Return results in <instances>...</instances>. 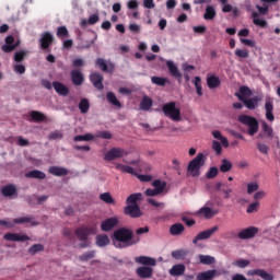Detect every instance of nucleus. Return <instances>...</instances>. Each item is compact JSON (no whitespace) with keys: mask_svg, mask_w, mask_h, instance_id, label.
I'll return each mask as SVG.
<instances>
[{"mask_svg":"<svg viewBox=\"0 0 280 280\" xmlns=\"http://www.w3.org/2000/svg\"><path fill=\"white\" fill-rule=\"evenodd\" d=\"M152 84H155V86H165V84H172L170 79L163 78V77H151Z\"/></svg>","mask_w":280,"mask_h":280,"instance_id":"c9c22d12","label":"nucleus"},{"mask_svg":"<svg viewBox=\"0 0 280 280\" xmlns=\"http://www.w3.org/2000/svg\"><path fill=\"white\" fill-rule=\"evenodd\" d=\"M187 255H189V252L185 249H177L172 252V257L174 259L183 260L187 257Z\"/></svg>","mask_w":280,"mask_h":280,"instance_id":"37998d69","label":"nucleus"},{"mask_svg":"<svg viewBox=\"0 0 280 280\" xmlns=\"http://www.w3.org/2000/svg\"><path fill=\"white\" fill-rule=\"evenodd\" d=\"M275 100L267 97L265 101V117L268 121H275Z\"/></svg>","mask_w":280,"mask_h":280,"instance_id":"6e6552de","label":"nucleus"},{"mask_svg":"<svg viewBox=\"0 0 280 280\" xmlns=\"http://www.w3.org/2000/svg\"><path fill=\"white\" fill-rule=\"evenodd\" d=\"M70 78L74 86H82L84 84V74L78 69L71 70Z\"/></svg>","mask_w":280,"mask_h":280,"instance_id":"dca6fc26","label":"nucleus"},{"mask_svg":"<svg viewBox=\"0 0 280 280\" xmlns=\"http://www.w3.org/2000/svg\"><path fill=\"white\" fill-rule=\"evenodd\" d=\"M95 65L104 73H114L115 72V63L106 62V60L104 58H97L95 61Z\"/></svg>","mask_w":280,"mask_h":280,"instance_id":"ddd939ff","label":"nucleus"},{"mask_svg":"<svg viewBox=\"0 0 280 280\" xmlns=\"http://www.w3.org/2000/svg\"><path fill=\"white\" fill-rule=\"evenodd\" d=\"M4 240L7 242H30V236L9 232L4 234Z\"/></svg>","mask_w":280,"mask_h":280,"instance_id":"6ab92c4d","label":"nucleus"},{"mask_svg":"<svg viewBox=\"0 0 280 280\" xmlns=\"http://www.w3.org/2000/svg\"><path fill=\"white\" fill-rule=\"evenodd\" d=\"M257 150L261 153V154H268V147L266 145V143H261L258 142L257 143Z\"/></svg>","mask_w":280,"mask_h":280,"instance_id":"338daca9","label":"nucleus"},{"mask_svg":"<svg viewBox=\"0 0 280 280\" xmlns=\"http://www.w3.org/2000/svg\"><path fill=\"white\" fill-rule=\"evenodd\" d=\"M117 224H119V219L112 217V218L104 220L101 223V230L104 231L105 233H108V231H113V229H115V226H117Z\"/></svg>","mask_w":280,"mask_h":280,"instance_id":"2eb2a0df","label":"nucleus"},{"mask_svg":"<svg viewBox=\"0 0 280 280\" xmlns=\"http://www.w3.org/2000/svg\"><path fill=\"white\" fill-rule=\"evenodd\" d=\"M95 244L98 248H104V246H108V244H110V238L106 234H98L96 235Z\"/></svg>","mask_w":280,"mask_h":280,"instance_id":"393cba45","label":"nucleus"},{"mask_svg":"<svg viewBox=\"0 0 280 280\" xmlns=\"http://www.w3.org/2000/svg\"><path fill=\"white\" fill-rule=\"evenodd\" d=\"M262 130L265 135L269 137V139H272L273 130L272 127H270V125H268L267 122H262Z\"/></svg>","mask_w":280,"mask_h":280,"instance_id":"13d9d810","label":"nucleus"},{"mask_svg":"<svg viewBox=\"0 0 280 280\" xmlns=\"http://www.w3.org/2000/svg\"><path fill=\"white\" fill-rule=\"evenodd\" d=\"M212 150H214L215 154L220 155L222 154V144H220L219 141H213L212 142Z\"/></svg>","mask_w":280,"mask_h":280,"instance_id":"e2e57ef3","label":"nucleus"},{"mask_svg":"<svg viewBox=\"0 0 280 280\" xmlns=\"http://www.w3.org/2000/svg\"><path fill=\"white\" fill-rule=\"evenodd\" d=\"M57 36L58 38H69V31L67 30V26H59L57 28Z\"/></svg>","mask_w":280,"mask_h":280,"instance_id":"864d4df0","label":"nucleus"},{"mask_svg":"<svg viewBox=\"0 0 280 280\" xmlns=\"http://www.w3.org/2000/svg\"><path fill=\"white\" fill-rule=\"evenodd\" d=\"M205 165V154L198 153L197 156L188 163L187 172L190 176H200V168Z\"/></svg>","mask_w":280,"mask_h":280,"instance_id":"20e7f679","label":"nucleus"},{"mask_svg":"<svg viewBox=\"0 0 280 280\" xmlns=\"http://www.w3.org/2000/svg\"><path fill=\"white\" fill-rule=\"evenodd\" d=\"M152 186L159 194H163V191H165V187H167V183L161 179H155L153 180Z\"/></svg>","mask_w":280,"mask_h":280,"instance_id":"a19ab883","label":"nucleus"},{"mask_svg":"<svg viewBox=\"0 0 280 280\" xmlns=\"http://www.w3.org/2000/svg\"><path fill=\"white\" fill-rule=\"evenodd\" d=\"M95 257V250L86 252L79 256L80 261H91Z\"/></svg>","mask_w":280,"mask_h":280,"instance_id":"5fc2aeb1","label":"nucleus"},{"mask_svg":"<svg viewBox=\"0 0 280 280\" xmlns=\"http://www.w3.org/2000/svg\"><path fill=\"white\" fill-rule=\"evenodd\" d=\"M25 178H37V180H45L47 175L42 171L33 170L28 173H25Z\"/></svg>","mask_w":280,"mask_h":280,"instance_id":"bb28decb","label":"nucleus"},{"mask_svg":"<svg viewBox=\"0 0 280 280\" xmlns=\"http://www.w3.org/2000/svg\"><path fill=\"white\" fill-rule=\"evenodd\" d=\"M240 102H242L244 104V106L248 109V110H255V108H257V106H259V102H261L260 96H254L252 98H246L244 96H238Z\"/></svg>","mask_w":280,"mask_h":280,"instance_id":"9d476101","label":"nucleus"},{"mask_svg":"<svg viewBox=\"0 0 280 280\" xmlns=\"http://www.w3.org/2000/svg\"><path fill=\"white\" fill-rule=\"evenodd\" d=\"M248 275L250 277H260V279L264 280H275V276H272V273H268L266 270L264 269H252L248 271Z\"/></svg>","mask_w":280,"mask_h":280,"instance_id":"a211bd4d","label":"nucleus"},{"mask_svg":"<svg viewBox=\"0 0 280 280\" xmlns=\"http://www.w3.org/2000/svg\"><path fill=\"white\" fill-rule=\"evenodd\" d=\"M52 86L56 93H58V95H61L62 97H67V95H69V88L65 85V83H61L59 81H54Z\"/></svg>","mask_w":280,"mask_h":280,"instance_id":"aec40b11","label":"nucleus"},{"mask_svg":"<svg viewBox=\"0 0 280 280\" xmlns=\"http://www.w3.org/2000/svg\"><path fill=\"white\" fill-rule=\"evenodd\" d=\"M13 71H15V73H19L20 75H23V73H25L26 69L23 66V63H16L13 66Z\"/></svg>","mask_w":280,"mask_h":280,"instance_id":"680f3d73","label":"nucleus"},{"mask_svg":"<svg viewBox=\"0 0 280 280\" xmlns=\"http://www.w3.org/2000/svg\"><path fill=\"white\" fill-rule=\"evenodd\" d=\"M170 275L172 277H183V275H185V265L178 264L173 266L170 269Z\"/></svg>","mask_w":280,"mask_h":280,"instance_id":"c85d7f7f","label":"nucleus"},{"mask_svg":"<svg viewBox=\"0 0 280 280\" xmlns=\"http://www.w3.org/2000/svg\"><path fill=\"white\" fill-rule=\"evenodd\" d=\"M107 102L117 108H121V102L117 100V96L113 92H107L106 94Z\"/></svg>","mask_w":280,"mask_h":280,"instance_id":"ea45409f","label":"nucleus"},{"mask_svg":"<svg viewBox=\"0 0 280 280\" xmlns=\"http://www.w3.org/2000/svg\"><path fill=\"white\" fill-rule=\"evenodd\" d=\"M75 235L78 240L82 243H80V248H89L91 246V243H89V235H91V229L89 228H78L75 230Z\"/></svg>","mask_w":280,"mask_h":280,"instance_id":"423d86ee","label":"nucleus"},{"mask_svg":"<svg viewBox=\"0 0 280 280\" xmlns=\"http://www.w3.org/2000/svg\"><path fill=\"white\" fill-rule=\"evenodd\" d=\"M182 222H184L186 226H194L196 224V220L185 215L182 217Z\"/></svg>","mask_w":280,"mask_h":280,"instance_id":"0e129e2a","label":"nucleus"},{"mask_svg":"<svg viewBox=\"0 0 280 280\" xmlns=\"http://www.w3.org/2000/svg\"><path fill=\"white\" fill-rule=\"evenodd\" d=\"M40 48L47 51L54 45V35L50 32H44L39 38Z\"/></svg>","mask_w":280,"mask_h":280,"instance_id":"1a4fd4ad","label":"nucleus"},{"mask_svg":"<svg viewBox=\"0 0 280 280\" xmlns=\"http://www.w3.org/2000/svg\"><path fill=\"white\" fill-rule=\"evenodd\" d=\"M199 213L200 215H203V218H206L207 220H211V218H213V215H215L218 211H214L209 207H203L199 210Z\"/></svg>","mask_w":280,"mask_h":280,"instance_id":"58836bf2","label":"nucleus"},{"mask_svg":"<svg viewBox=\"0 0 280 280\" xmlns=\"http://www.w3.org/2000/svg\"><path fill=\"white\" fill-rule=\"evenodd\" d=\"M30 116L33 119V121H36V122L45 121V114L38 110H32Z\"/></svg>","mask_w":280,"mask_h":280,"instance_id":"49530a36","label":"nucleus"},{"mask_svg":"<svg viewBox=\"0 0 280 280\" xmlns=\"http://www.w3.org/2000/svg\"><path fill=\"white\" fill-rule=\"evenodd\" d=\"M141 200H143V194L141 192L129 195L126 199V203L128 206L124 209L125 215H129V218H141V215H143V212L141 211V208L137 205V202Z\"/></svg>","mask_w":280,"mask_h":280,"instance_id":"f03ea898","label":"nucleus"},{"mask_svg":"<svg viewBox=\"0 0 280 280\" xmlns=\"http://www.w3.org/2000/svg\"><path fill=\"white\" fill-rule=\"evenodd\" d=\"M166 67L173 78H176V80H183V74L178 70V67L174 63V61L168 60L166 61Z\"/></svg>","mask_w":280,"mask_h":280,"instance_id":"412c9836","label":"nucleus"},{"mask_svg":"<svg viewBox=\"0 0 280 280\" xmlns=\"http://www.w3.org/2000/svg\"><path fill=\"white\" fill-rule=\"evenodd\" d=\"M138 277H140V279H152V275L154 272V270L151 267H139L136 270Z\"/></svg>","mask_w":280,"mask_h":280,"instance_id":"4be33fe9","label":"nucleus"},{"mask_svg":"<svg viewBox=\"0 0 280 280\" xmlns=\"http://www.w3.org/2000/svg\"><path fill=\"white\" fill-rule=\"evenodd\" d=\"M217 273H218V271L215 269L203 271V272L198 273L197 279L198 280H211L215 277Z\"/></svg>","mask_w":280,"mask_h":280,"instance_id":"473e14b6","label":"nucleus"},{"mask_svg":"<svg viewBox=\"0 0 280 280\" xmlns=\"http://www.w3.org/2000/svg\"><path fill=\"white\" fill-rule=\"evenodd\" d=\"M199 261L203 266H211V264H215V258L209 255H199Z\"/></svg>","mask_w":280,"mask_h":280,"instance_id":"79ce46f5","label":"nucleus"},{"mask_svg":"<svg viewBox=\"0 0 280 280\" xmlns=\"http://www.w3.org/2000/svg\"><path fill=\"white\" fill-rule=\"evenodd\" d=\"M218 174H219L218 167L212 166V167H210V170L206 174V177L209 178V179L215 178V176H218Z\"/></svg>","mask_w":280,"mask_h":280,"instance_id":"bf43d9fd","label":"nucleus"},{"mask_svg":"<svg viewBox=\"0 0 280 280\" xmlns=\"http://www.w3.org/2000/svg\"><path fill=\"white\" fill-rule=\"evenodd\" d=\"M25 56H27V51L20 50L14 54V60L15 62H23L25 60Z\"/></svg>","mask_w":280,"mask_h":280,"instance_id":"6e6d98bb","label":"nucleus"},{"mask_svg":"<svg viewBox=\"0 0 280 280\" xmlns=\"http://www.w3.org/2000/svg\"><path fill=\"white\" fill-rule=\"evenodd\" d=\"M14 224H31V226H38V222L34 217H20L13 220Z\"/></svg>","mask_w":280,"mask_h":280,"instance_id":"5701e85b","label":"nucleus"},{"mask_svg":"<svg viewBox=\"0 0 280 280\" xmlns=\"http://www.w3.org/2000/svg\"><path fill=\"white\" fill-rule=\"evenodd\" d=\"M236 97L240 98V96L242 97H250V95H253V92L250 91V88L243 85L240 88L238 93L235 94Z\"/></svg>","mask_w":280,"mask_h":280,"instance_id":"a18cd8bd","label":"nucleus"},{"mask_svg":"<svg viewBox=\"0 0 280 280\" xmlns=\"http://www.w3.org/2000/svg\"><path fill=\"white\" fill-rule=\"evenodd\" d=\"M1 194L2 196H4L5 198H10L14 195H16V186L10 184V185H7V186H3L1 188Z\"/></svg>","mask_w":280,"mask_h":280,"instance_id":"cd10ccee","label":"nucleus"},{"mask_svg":"<svg viewBox=\"0 0 280 280\" xmlns=\"http://www.w3.org/2000/svg\"><path fill=\"white\" fill-rule=\"evenodd\" d=\"M231 170H233V163L226 159H223L220 165V172L226 173L231 172Z\"/></svg>","mask_w":280,"mask_h":280,"instance_id":"de8ad7c7","label":"nucleus"},{"mask_svg":"<svg viewBox=\"0 0 280 280\" xmlns=\"http://www.w3.org/2000/svg\"><path fill=\"white\" fill-rule=\"evenodd\" d=\"M219 226L214 225L211 229H208L206 231L200 232L194 240L192 244H198V242H201V240H210V237L213 235V233H218Z\"/></svg>","mask_w":280,"mask_h":280,"instance_id":"9b49d317","label":"nucleus"},{"mask_svg":"<svg viewBox=\"0 0 280 280\" xmlns=\"http://www.w3.org/2000/svg\"><path fill=\"white\" fill-rule=\"evenodd\" d=\"M233 266H237V268H247V266H250V260L238 259L233 262Z\"/></svg>","mask_w":280,"mask_h":280,"instance_id":"4d7b16f0","label":"nucleus"},{"mask_svg":"<svg viewBox=\"0 0 280 280\" xmlns=\"http://www.w3.org/2000/svg\"><path fill=\"white\" fill-rule=\"evenodd\" d=\"M45 250V246L43 244H34L28 248L30 255H36V253H43Z\"/></svg>","mask_w":280,"mask_h":280,"instance_id":"3c124183","label":"nucleus"},{"mask_svg":"<svg viewBox=\"0 0 280 280\" xmlns=\"http://www.w3.org/2000/svg\"><path fill=\"white\" fill-rule=\"evenodd\" d=\"M259 233V229L249 226L237 233L238 240H253Z\"/></svg>","mask_w":280,"mask_h":280,"instance_id":"f8f14e48","label":"nucleus"},{"mask_svg":"<svg viewBox=\"0 0 280 280\" xmlns=\"http://www.w3.org/2000/svg\"><path fill=\"white\" fill-rule=\"evenodd\" d=\"M234 54L237 58H243V59H246L249 56L248 50L246 49H236Z\"/></svg>","mask_w":280,"mask_h":280,"instance_id":"052dcab7","label":"nucleus"},{"mask_svg":"<svg viewBox=\"0 0 280 280\" xmlns=\"http://www.w3.org/2000/svg\"><path fill=\"white\" fill-rule=\"evenodd\" d=\"M48 172L52 176H67L69 174V171L62 166H50Z\"/></svg>","mask_w":280,"mask_h":280,"instance_id":"a878e982","label":"nucleus"},{"mask_svg":"<svg viewBox=\"0 0 280 280\" xmlns=\"http://www.w3.org/2000/svg\"><path fill=\"white\" fill-rule=\"evenodd\" d=\"M4 40L5 45L1 46V49L4 51V54H10L19 47V42L14 44V36L12 35L7 36Z\"/></svg>","mask_w":280,"mask_h":280,"instance_id":"f3484780","label":"nucleus"},{"mask_svg":"<svg viewBox=\"0 0 280 280\" xmlns=\"http://www.w3.org/2000/svg\"><path fill=\"white\" fill-rule=\"evenodd\" d=\"M257 209H259V203L257 201L253 202L247 207V213H255Z\"/></svg>","mask_w":280,"mask_h":280,"instance_id":"774afa93","label":"nucleus"},{"mask_svg":"<svg viewBox=\"0 0 280 280\" xmlns=\"http://www.w3.org/2000/svg\"><path fill=\"white\" fill-rule=\"evenodd\" d=\"M136 261L142 266H156V260L148 256H139Z\"/></svg>","mask_w":280,"mask_h":280,"instance_id":"7c9ffc66","label":"nucleus"},{"mask_svg":"<svg viewBox=\"0 0 280 280\" xmlns=\"http://www.w3.org/2000/svg\"><path fill=\"white\" fill-rule=\"evenodd\" d=\"M90 82H92L94 89H97V91H104V75L100 72H92L90 74Z\"/></svg>","mask_w":280,"mask_h":280,"instance_id":"4468645a","label":"nucleus"},{"mask_svg":"<svg viewBox=\"0 0 280 280\" xmlns=\"http://www.w3.org/2000/svg\"><path fill=\"white\" fill-rule=\"evenodd\" d=\"M113 237L115 248H130L141 242V237L135 236V232L128 228L117 229L114 231Z\"/></svg>","mask_w":280,"mask_h":280,"instance_id":"f257e3e1","label":"nucleus"},{"mask_svg":"<svg viewBox=\"0 0 280 280\" xmlns=\"http://www.w3.org/2000/svg\"><path fill=\"white\" fill-rule=\"evenodd\" d=\"M257 189H259V185L257 183H249L247 185V194H254Z\"/></svg>","mask_w":280,"mask_h":280,"instance_id":"69168bd1","label":"nucleus"},{"mask_svg":"<svg viewBox=\"0 0 280 280\" xmlns=\"http://www.w3.org/2000/svg\"><path fill=\"white\" fill-rule=\"evenodd\" d=\"M153 104H154V101H152V98H150L149 96H143L140 103V110H150Z\"/></svg>","mask_w":280,"mask_h":280,"instance_id":"e433bc0d","label":"nucleus"},{"mask_svg":"<svg viewBox=\"0 0 280 280\" xmlns=\"http://www.w3.org/2000/svg\"><path fill=\"white\" fill-rule=\"evenodd\" d=\"M89 108H91V104L89 103V100L81 98L79 103L80 113H82L83 115H86V113H89Z\"/></svg>","mask_w":280,"mask_h":280,"instance_id":"c03bdc74","label":"nucleus"},{"mask_svg":"<svg viewBox=\"0 0 280 280\" xmlns=\"http://www.w3.org/2000/svg\"><path fill=\"white\" fill-rule=\"evenodd\" d=\"M252 16H253V23L254 25H257V27H261L262 30L268 27V22L266 20L259 19V13L254 12Z\"/></svg>","mask_w":280,"mask_h":280,"instance_id":"f704fd0d","label":"nucleus"},{"mask_svg":"<svg viewBox=\"0 0 280 280\" xmlns=\"http://www.w3.org/2000/svg\"><path fill=\"white\" fill-rule=\"evenodd\" d=\"M93 139H95L93 133H86V135H83V136H75L73 138V141H75V142H78V141H93Z\"/></svg>","mask_w":280,"mask_h":280,"instance_id":"603ef678","label":"nucleus"},{"mask_svg":"<svg viewBox=\"0 0 280 280\" xmlns=\"http://www.w3.org/2000/svg\"><path fill=\"white\" fill-rule=\"evenodd\" d=\"M225 186H226V184L218 182L215 184V189H217V191L224 192V198L229 199V198H231V194H233V189L232 188H224Z\"/></svg>","mask_w":280,"mask_h":280,"instance_id":"2f4dec72","label":"nucleus"},{"mask_svg":"<svg viewBox=\"0 0 280 280\" xmlns=\"http://www.w3.org/2000/svg\"><path fill=\"white\" fill-rule=\"evenodd\" d=\"M238 121L243 124V126H247V135H249V137H255V135L259 132V121H257V118L243 114L238 116Z\"/></svg>","mask_w":280,"mask_h":280,"instance_id":"7ed1b4c3","label":"nucleus"},{"mask_svg":"<svg viewBox=\"0 0 280 280\" xmlns=\"http://www.w3.org/2000/svg\"><path fill=\"white\" fill-rule=\"evenodd\" d=\"M222 82L220 81V78L215 75H211L207 78V85L209 89H218Z\"/></svg>","mask_w":280,"mask_h":280,"instance_id":"4c0bfd02","label":"nucleus"},{"mask_svg":"<svg viewBox=\"0 0 280 280\" xmlns=\"http://www.w3.org/2000/svg\"><path fill=\"white\" fill-rule=\"evenodd\" d=\"M124 156H128V151L122 148H112L104 155V161L110 162L117 159H124Z\"/></svg>","mask_w":280,"mask_h":280,"instance_id":"0eeeda50","label":"nucleus"},{"mask_svg":"<svg viewBox=\"0 0 280 280\" xmlns=\"http://www.w3.org/2000/svg\"><path fill=\"white\" fill-rule=\"evenodd\" d=\"M185 233V225L183 223H174L170 228V234L173 236L183 235Z\"/></svg>","mask_w":280,"mask_h":280,"instance_id":"b1692460","label":"nucleus"},{"mask_svg":"<svg viewBox=\"0 0 280 280\" xmlns=\"http://www.w3.org/2000/svg\"><path fill=\"white\" fill-rule=\"evenodd\" d=\"M116 170H118V172H122V174H131V176H138L137 171H135V168H132V166L117 163Z\"/></svg>","mask_w":280,"mask_h":280,"instance_id":"c756f323","label":"nucleus"},{"mask_svg":"<svg viewBox=\"0 0 280 280\" xmlns=\"http://www.w3.org/2000/svg\"><path fill=\"white\" fill-rule=\"evenodd\" d=\"M217 14L218 13L215 12V8H213V5H208L206 8L203 19H205V21H213V19H215Z\"/></svg>","mask_w":280,"mask_h":280,"instance_id":"72a5a7b5","label":"nucleus"},{"mask_svg":"<svg viewBox=\"0 0 280 280\" xmlns=\"http://www.w3.org/2000/svg\"><path fill=\"white\" fill-rule=\"evenodd\" d=\"M100 198L103 202H106V205H115V199H113L110 192H103L100 195Z\"/></svg>","mask_w":280,"mask_h":280,"instance_id":"8fccbe9b","label":"nucleus"},{"mask_svg":"<svg viewBox=\"0 0 280 280\" xmlns=\"http://www.w3.org/2000/svg\"><path fill=\"white\" fill-rule=\"evenodd\" d=\"M194 84L197 91V95L202 97V79H200V77H195Z\"/></svg>","mask_w":280,"mask_h":280,"instance_id":"09e8293b","label":"nucleus"},{"mask_svg":"<svg viewBox=\"0 0 280 280\" xmlns=\"http://www.w3.org/2000/svg\"><path fill=\"white\" fill-rule=\"evenodd\" d=\"M162 112L165 117H168L173 121H180V108L176 107V102H170L163 105Z\"/></svg>","mask_w":280,"mask_h":280,"instance_id":"39448f33","label":"nucleus"}]
</instances>
